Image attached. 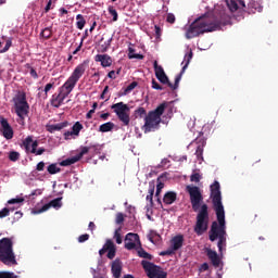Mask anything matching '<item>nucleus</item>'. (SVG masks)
<instances>
[{
  "label": "nucleus",
  "instance_id": "50",
  "mask_svg": "<svg viewBox=\"0 0 278 278\" xmlns=\"http://www.w3.org/2000/svg\"><path fill=\"white\" fill-rule=\"evenodd\" d=\"M10 47H12V40L8 39L4 48L0 50V53H5L7 51H10Z\"/></svg>",
  "mask_w": 278,
  "mask_h": 278
},
{
  "label": "nucleus",
  "instance_id": "35",
  "mask_svg": "<svg viewBox=\"0 0 278 278\" xmlns=\"http://www.w3.org/2000/svg\"><path fill=\"white\" fill-rule=\"evenodd\" d=\"M155 193V186H150L148 190V195L146 198L149 201L150 205H153V194Z\"/></svg>",
  "mask_w": 278,
  "mask_h": 278
},
{
  "label": "nucleus",
  "instance_id": "42",
  "mask_svg": "<svg viewBox=\"0 0 278 278\" xmlns=\"http://www.w3.org/2000/svg\"><path fill=\"white\" fill-rule=\"evenodd\" d=\"M0 278H18L14 271H0Z\"/></svg>",
  "mask_w": 278,
  "mask_h": 278
},
{
  "label": "nucleus",
  "instance_id": "16",
  "mask_svg": "<svg viewBox=\"0 0 278 278\" xmlns=\"http://www.w3.org/2000/svg\"><path fill=\"white\" fill-rule=\"evenodd\" d=\"M64 99H66V96L59 91V93L52 94L50 99V104L52 105V108H60L62 103H64Z\"/></svg>",
  "mask_w": 278,
  "mask_h": 278
},
{
  "label": "nucleus",
  "instance_id": "37",
  "mask_svg": "<svg viewBox=\"0 0 278 278\" xmlns=\"http://www.w3.org/2000/svg\"><path fill=\"white\" fill-rule=\"evenodd\" d=\"M164 189V184L163 182H159L156 185V192H155V198L157 203L162 204V200L160 199V194L162 193V190Z\"/></svg>",
  "mask_w": 278,
  "mask_h": 278
},
{
  "label": "nucleus",
  "instance_id": "38",
  "mask_svg": "<svg viewBox=\"0 0 278 278\" xmlns=\"http://www.w3.org/2000/svg\"><path fill=\"white\" fill-rule=\"evenodd\" d=\"M81 129H84V125L79 122H76L72 127L74 136H79V131H81Z\"/></svg>",
  "mask_w": 278,
  "mask_h": 278
},
{
  "label": "nucleus",
  "instance_id": "14",
  "mask_svg": "<svg viewBox=\"0 0 278 278\" xmlns=\"http://www.w3.org/2000/svg\"><path fill=\"white\" fill-rule=\"evenodd\" d=\"M51 207H62V198H56L45 204L40 210L36 211L35 214H42V212H47Z\"/></svg>",
  "mask_w": 278,
  "mask_h": 278
},
{
  "label": "nucleus",
  "instance_id": "18",
  "mask_svg": "<svg viewBox=\"0 0 278 278\" xmlns=\"http://www.w3.org/2000/svg\"><path fill=\"white\" fill-rule=\"evenodd\" d=\"M264 7L258 1L250 0L248 3V14H255L256 12H262Z\"/></svg>",
  "mask_w": 278,
  "mask_h": 278
},
{
  "label": "nucleus",
  "instance_id": "13",
  "mask_svg": "<svg viewBox=\"0 0 278 278\" xmlns=\"http://www.w3.org/2000/svg\"><path fill=\"white\" fill-rule=\"evenodd\" d=\"M206 256L208 257L211 264L215 267V268H219L220 267V256L218 255V253L212 249H206Z\"/></svg>",
  "mask_w": 278,
  "mask_h": 278
},
{
  "label": "nucleus",
  "instance_id": "64",
  "mask_svg": "<svg viewBox=\"0 0 278 278\" xmlns=\"http://www.w3.org/2000/svg\"><path fill=\"white\" fill-rule=\"evenodd\" d=\"M51 4H52V0H49L46 8H45V12H49V10H51Z\"/></svg>",
  "mask_w": 278,
  "mask_h": 278
},
{
  "label": "nucleus",
  "instance_id": "24",
  "mask_svg": "<svg viewBox=\"0 0 278 278\" xmlns=\"http://www.w3.org/2000/svg\"><path fill=\"white\" fill-rule=\"evenodd\" d=\"M195 141L199 142V146L197 147V150H195V155L198 160H203V147H205L206 144L205 139L200 138V139H195Z\"/></svg>",
  "mask_w": 278,
  "mask_h": 278
},
{
  "label": "nucleus",
  "instance_id": "63",
  "mask_svg": "<svg viewBox=\"0 0 278 278\" xmlns=\"http://www.w3.org/2000/svg\"><path fill=\"white\" fill-rule=\"evenodd\" d=\"M154 29L157 37L162 36V28L160 26L155 25Z\"/></svg>",
  "mask_w": 278,
  "mask_h": 278
},
{
  "label": "nucleus",
  "instance_id": "22",
  "mask_svg": "<svg viewBox=\"0 0 278 278\" xmlns=\"http://www.w3.org/2000/svg\"><path fill=\"white\" fill-rule=\"evenodd\" d=\"M108 254L106 257L109 260H114L116 257V245L114 244V241L112 239H108Z\"/></svg>",
  "mask_w": 278,
  "mask_h": 278
},
{
  "label": "nucleus",
  "instance_id": "56",
  "mask_svg": "<svg viewBox=\"0 0 278 278\" xmlns=\"http://www.w3.org/2000/svg\"><path fill=\"white\" fill-rule=\"evenodd\" d=\"M23 201H25V199L23 198H17V199H11L8 201L9 205H14V203H23Z\"/></svg>",
  "mask_w": 278,
  "mask_h": 278
},
{
  "label": "nucleus",
  "instance_id": "9",
  "mask_svg": "<svg viewBox=\"0 0 278 278\" xmlns=\"http://www.w3.org/2000/svg\"><path fill=\"white\" fill-rule=\"evenodd\" d=\"M111 110H113L118 121H121L125 127L129 126V123H131V117H129V105L124 102H117L111 106Z\"/></svg>",
  "mask_w": 278,
  "mask_h": 278
},
{
  "label": "nucleus",
  "instance_id": "34",
  "mask_svg": "<svg viewBox=\"0 0 278 278\" xmlns=\"http://www.w3.org/2000/svg\"><path fill=\"white\" fill-rule=\"evenodd\" d=\"M134 116L135 118H144V116H147V110L140 106L137 110H135Z\"/></svg>",
  "mask_w": 278,
  "mask_h": 278
},
{
  "label": "nucleus",
  "instance_id": "10",
  "mask_svg": "<svg viewBox=\"0 0 278 278\" xmlns=\"http://www.w3.org/2000/svg\"><path fill=\"white\" fill-rule=\"evenodd\" d=\"M141 266L149 278H166L168 273L164 271L161 266H157L149 261H142Z\"/></svg>",
  "mask_w": 278,
  "mask_h": 278
},
{
  "label": "nucleus",
  "instance_id": "25",
  "mask_svg": "<svg viewBox=\"0 0 278 278\" xmlns=\"http://www.w3.org/2000/svg\"><path fill=\"white\" fill-rule=\"evenodd\" d=\"M148 240H150L152 244H155V242H160V240H162V237L160 236V233H157V231L150 230V232L148 233Z\"/></svg>",
  "mask_w": 278,
  "mask_h": 278
},
{
  "label": "nucleus",
  "instance_id": "40",
  "mask_svg": "<svg viewBox=\"0 0 278 278\" xmlns=\"http://www.w3.org/2000/svg\"><path fill=\"white\" fill-rule=\"evenodd\" d=\"M111 46H112V38H109L106 41H104V43L100 46L101 52L105 53Z\"/></svg>",
  "mask_w": 278,
  "mask_h": 278
},
{
  "label": "nucleus",
  "instance_id": "29",
  "mask_svg": "<svg viewBox=\"0 0 278 278\" xmlns=\"http://www.w3.org/2000/svg\"><path fill=\"white\" fill-rule=\"evenodd\" d=\"M76 27L77 29H84V27H86V18L84 17V15H76Z\"/></svg>",
  "mask_w": 278,
  "mask_h": 278
},
{
  "label": "nucleus",
  "instance_id": "61",
  "mask_svg": "<svg viewBox=\"0 0 278 278\" xmlns=\"http://www.w3.org/2000/svg\"><path fill=\"white\" fill-rule=\"evenodd\" d=\"M47 151V149L45 148H39L36 150V152H34V155H42V153H45Z\"/></svg>",
  "mask_w": 278,
  "mask_h": 278
},
{
  "label": "nucleus",
  "instance_id": "20",
  "mask_svg": "<svg viewBox=\"0 0 278 278\" xmlns=\"http://www.w3.org/2000/svg\"><path fill=\"white\" fill-rule=\"evenodd\" d=\"M111 270L114 278H121V273H123V266L121 265V261L115 260L112 263Z\"/></svg>",
  "mask_w": 278,
  "mask_h": 278
},
{
  "label": "nucleus",
  "instance_id": "3",
  "mask_svg": "<svg viewBox=\"0 0 278 278\" xmlns=\"http://www.w3.org/2000/svg\"><path fill=\"white\" fill-rule=\"evenodd\" d=\"M186 190L189 194L193 212H198L193 231L197 236H203L210 227V207L207 204L203 203V193L201 192V188L188 185Z\"/></svg>",
  "mask_w": 278,
  "mask_h": 278
},
{
  "label": "nucleus",
  "instance_id": "7",
  "mask_svg": "<svg viewBox=\"0 0 278 278\" xmlns=\"http://www.w3.org/2000/svg\"><path fill=\"white\" fill-rule=\"evenodd\" d=\"M84 73H86V63L78 64L72 75L67 78V80L60 87L59 92H62L64 96L68 97L71 92L77 86V81L84 77Z\"/></svg>",
  "mask_w": 278,
  "mask_h": 278
},
{
  "label": "nucleus",
  "instance_id": "49",
  "mask_svg": "<svg viewBox=\"0 0 278 278\" xmlns=\"http://www.w3.org/2000/svg\"><path fill=\"white\" fill-rule=\"evenodd\" d=\"M152 88L153 90H164V87H162L155 78L152 79Z\"/></svg>",
  "mask_w": 278,
  "mask_h": 278
},
{
  "label": "nucleus",
  "instance_id": "43",
  "mask_svg": "<svg viewBox=\"0 0 278 278\" xmlns=\"http://www.w3.org/2000/svg\"><path fill=\"white\" fill-rule=\"evenodd\" d=\"M89 151H92V153H94L96 155L101 153V146L99 143H91L89 146Z\"/></svg>",
  "mask_w": 278,
  "mask_h": 278
},
{
  "label": "nucleus",
  "instance_id": "47",
  "mask_svg": "<svg viewBox=\"0 0 278 278\" xmlns=\"http://www.w3.org/2000/svg\"><path fill=\"white\" fill-rule=\"evenodd\" d=\"M26 68H29V73H30V76L34 78V79H38V72H36V70L34 67H31V65L29 64H26Z\"/></svg>",
  "mask_w": 278,
  "mask_h": 278
},
{
  "label": "nucleus",
  "instance_id": "11",
  "mask_svg": "<svg viewBox=\"0 0 278 278\" xmlns=\"http://www.w3.org/2000/svg\"><path fill=\"white\" fill-rule=\"evenodd\" d=\"M139 247H142L140 236L134 232L127 233L125 237V249H127V251H134V249H136L137 251Z\"/></svg>",
  "mask_w": 278,
  "mask_h": 278
},
{
  "label": "nucleus",
  "instance_id": "1",
  "mask_svg": "<svg viewBox=\"0 0 278 278\" xmlns=\"http://www.w3.org/2000/svg\"><path fill=\"white\" fill-rule=\"evenodd\" d=\"M213 210L216 214L217 222H213L208 231L211 242H217L219 253H223V247L227 244V226L225 223V206L223 205V193L220 192V182L215 180L211 185V195Z\"/></svg>",
  "mask_w": 278,
  "mask_h": 278
},
{
  "label": "nucleus",
  "instance_id": "59",
  "mask_svg": "<svg viewBox=\"0 0 278 278\" xmlns=\"http://www.w3.org/2000/svg\"><path fill=\"white\" fill-rule=\"evenodd\" d=\"M36 170H38V172H42V170H45V162H39L38 164H37V166H36Z\"/></svg>",
  "mask_w": 278,
  "mask_h": 278
},
{
  "label": "nucleus",
  "instance_id": "2",
  "mask_svg": "<svg viewBox=\"0 0 278 278\" xmlns=\"http://www.w3.org/2000/svg\"><path fill=\"white\" fill-rule=\"evenodd\" d=\"M231 23V16L227 14V10H222L219 13L214 14H204L195 18L187 28H186V38L187 40H192L203 34L210 31H216L222 25H229Z\"/></svg>",
  "mask_w": 278,
  "mask_h": 278
},
{
  "label": "nucleus",
  "instance_id": "32",
  "mask_svg": "<svg viewBox=\"0 0 278 278\" xmlns=\"http://www.w3.org/2000/svg\"><path fill=\"white\" fill-rule=\"evenodd\" d=\"M137 253L139 257H142L143 260H153V256L151 254H149L147 251H144V249H142V247H139L137 249Z\"/></svg>",
  "mask_w": 278,
  "mask_h": 278
},
{
  "label": "nucleus",
  "instance_id": "57",
  "mask_svg": "<svg viewBox=\"0 0 278 278\" xmlns=\"http://www.w3.org/2000/svg\"><path fill=\"white\" fill-rule=\"evenodd\" d=\"M105 253H108V240H106L105 244L103 245V248L99 251L100 257H103V255H105Z\"/></svg>",
  "mask_w": 278,
  "mask_h": 278
},
{
  "label": "nucleus",
  "instance_id": "21",
  "mask_svg": "<svg viewBox=\"0 0 278 278\" xmlns=\"http://www.w3.org/2000/svg\"><path fill=\"white\" fill-rule=\"evenodd\" d=\"M177 201V193L175 191H168L164 194L163 203L165 205H173Z\"/></svg>",
  "mask_w": 278,
  "mask_h": 278
},
{
  "label": "nucleus",
  "instance_id": "55",
  "mask_svg": "<svg viewBox=\"0 0 278 278\" xmlns=\"http://www.w3.org/2000/svg\"><path fill=\"white\" fill-rule=\"evenodd\" d=\"M88 240H90V235H88V233H85V235H81L78 237V242H80V243L86 242Z\"/></svg>",
  "mask_w": 278,
  "mask_h": 278
},
{
  "label": "nucleus",
  "instance_id": "62",
  "mask_svg": "<svg viewBox=\"0 0 278 278\" xmlns=\"http://www.w3.org/2000/svg\"><path fill=\"white\" fill-rule=\"evenodd\" d=\"M108 77H109L110 79H116V72H115V71L109 72Z\"/></svg>",
  "mask_w": 278,
  "mask_h": 278
},
{
  "label": "nucleus",
  "instance_id": "6",
  "mask_svg": "<svg viewBox=\"0 0 278 278\" xmlns=\"http://www.w3.org/2000/svg\"><path fill=\"white\" fill-rule=\"evenodd\" d=\"M168 108L167 102L161 103L155 110L150 111L144 117L143 128L146 131H153V129H157L160 127V123H162V115Z\"/></svg>",
  "mask_w": 278,
  "mask_h": 278
},
{
  "label": "nucleus",
  "instance_id": "54",
  "mask_svg": "<svg viewBox=\"0 0 278 278\" xmlns=\"http://www.w3.org/2000/svg\"><path fill=\"white\" fill-rule=\"evenodd\" d=\"M51 88H53V83H49L46 85L43 91H45V99H47L48 94H49V90H51Z\"/></svg>",
  "mask_w": 278,
  "mask_h": 278
},
{
  "label": "nucleus",
  "instance_id": "53",
  "mask_svg": "<svg viewBox=\"0 0 278 278\" xmlns=\"http://www.w3.org/2000/svg\"><path fill=\"white\" fill-rule=\"evenodd\" d=\"M125 222V216L123 215V213H117L116 215V223L117 225H121Z\"/></svg>",
  "mask_w": 278,
  "mask_h": 278
},
{
  "label": "nucleus",
  "instance_id": "58",
  "mask_svg": "<svg viewBox=\"0 0 278 278\" xmlns=\"http://www.w3.org/2000/svg\"><path fill=\"white\" fill-rule=\"evenodd\" d=\"M206 270H210V264L203 263V264L200 266V271H201V273H205Z\"/></svg>",
  "mask_w": 278,
  "mask_h": 278
},
{
  "label": "nucleus",
  "instance_id": "36",
  "mask_svg": "<svg viewBox=\"0 0 278 278\" xmlns=\"http://www.w3.org/2000/svg\"><path fill=\"white\" fill-rule=\"evenodd\" d=\"M128 51H129V54H128L129 60H144V55L134 53V48H129Z\"/></svg>",
  "mask_w": 278,
  "mask_h": 278
},
{
  "label": "nucleus",
  "instance_id": "51",
  "mask_svg": "<svg viewBox=\"0 0 278 278\" xmlns=\"http://www.w3.org/2000/svg\"><path fill=\"white\" fill-rule=\"evenodd\" d=\"M166 21H167V23H169L170 25L175 24V21H176L175 14L168 13L167 16H166Z\"/></svg>",
  "mask_w": 278,
  "mask_h": 278
},
{
  "label": "nucleus",
  "instance_id": "60",
  "mask_svg": "<svg viewBox=\"0 0 278 278\" xmlns=\"http://www.w3.org/2000/svg\"><path fill=\"white\" fill-rule=\"evenodd\" d=\"M71 136H75V132H73V130L64 132V139L65 140H71Z\"/></svg>",
  "mask_w": 278,
  "mask_h": 278
},
{
  "label": "nucleus",
  "instance_id": "8",
  "mask_svg": "<svg viewBox=\"0 0 278 278\" xmlns=\"http://www.w3.org/2000/svg\"><path fill=\"white\" fill-rule=\"evenodd\" d=\"M15 114L22 121H25V116L29 115V103L27 102V94L23 91H18L13 98Z\"/></svg>",
  "mask_w": 278,
  "mask_h": 278
},
{
  "label": "nucleus",
  "instance_id": "26",
  "mask_svg": "<svg viewBox=\"0 0 278 278\" xmlns=\"http://www.w3.org/2000/svg\"><path fill=\"white\" fill-rule=\"evenodd\" d=\"M79 156L76 154L75 156L68 157L61 162V166H72V164H77L79 162Z\"/></svg>",
  "mask_w": 278,
  "mask_h": 278
},
{
  "label": "nucleus",
  "instance_id": "45",
  "mask_svg": "<svg viewBox=\"0 0 278 278\" xmlns=\"http://www.w3.org/2000/svg\"><path fill=\"white\" fill-rule=\"evenodd\" d=\"M190 181H193L194 184H199L201 181V174L194 173L190 176Z\"/></svg>",
  "mask_w": 278,
  "mask_h": 278
},
{
  "label": "nucleus",
  "instance_id": "48",
  "mask_svg": "<svg viewBox=\"0 0 278 278\" xmlns=\"http://www.w3.org/2000/svg\"><path fill=\"white\" fill-rule=\"evenodd\" d=\"M114 238L117 244H123V237L118 230H115Z\"/></svg>",
  "mask_w": 278,
  "mask_h": 278
},
{
  "label": "nucleus",
  "instance_id": "46",
  "mask_svg": "<svg viewBox=\"0 0 278 278\" xmlns=\"http://www.w3.org/2000/svg\"><path fill=\"white\" fill-rule=\"evenodd\" d=\"M176 253V250H174L172 247H169V249L165 250V251H162L160 253V255L162 256H166V255H175Z\"/></svg>",
  "mask_w": 278,
  "mask_h": 278
},
{
  "label": "nucleus",
  "instance_id": "12",
  "mask_svg": "<svg viewBox=\"0 0 278 278\" xmlns=\"http://www.w3.org/2000/svg\"><path fill=\"white\" fill-rule=\"evenodd\" d=\"M0 131L5 140H12L14 138V129L10 126V123L4 118L0 117Z\"/></svg>",
  "mask_w": 278,
  "mask_h": 278
},
{
  "label": "nucleus",
  "instance_id": "23",
  "mask_svg": "<svg viewBox=\"0 0 278 278\" xmlns=\"http://www.w3.org/2000/svg\"><path fill=\"white\" fill-rule=\"evenodd\" d=\"M64 127H68V122L49 125V126H47V130L50 134H54V131H62V129H64Z\"/></svg>",
  "mask_w": 278,
  "mask_h": 278
},
{
  "label": "nucleus",
  "instance_id": "17",
  "mask_svg": "<svg viewBox=\"0 0 278 278\" xmlns=\"http://www.w3.org/2000/svg\"><path fill=\"white\" fill-rule=\"evenodd\" d=\"M96 62H100L103 68H108V66H112V56L110 54H97L94 56Z\"/></svg>",
  "mask_w": 278,
  "mask_h": 278
},
{
  "label": "nucleus",
  "instance_id": "30",
  "mask_svg": "<svg viewBox=\"0 0 278 278\" xmlns=\"http://www.w3.org/2000/svg\"><path fill=\"white\" fill-rule=\"evenodd\" d=\"M226 5L230 12H238V2L236 0H226Z\"/></svg>",
  "mask_w": 278,
  "mask_h": 278
},
{
  "label": "nucleus",
  "instance_id": "31",
  "mask_svg": "<svg viewBox=\"0 0 278 278\" xmlns=\"http://www.w3.org/2000/svg\"><path fill=\"white\" fill-rule=\"evenodd\" d=\"M49 175H58V173H61L62 168L58 166V164L52 163L47 168Z\"/></svg>",
  "mask_w": 278,
  "mask_h": 278
},
{
  "label": "nucleus",
  "instance_id": "44",
  "mask_svg": "<svg viewBox=\"0 0 278 278\" xmlns=\"http://www.w3.org/2000/svg\"><path fill=\"white\" fill-rule=\"evenodd\" d=\"M89 152H90V147H81L80 152L76 155L79 157V160H81V157L87 155V153H89Z\"/></svg>",
  "mask_w": 278,
  "mask_h": 278
},
{
  "label": "nucleus",
  "instance_id": "52",
  "mask_svg": "<svg viewBox=\"0 0 278 278\" xmlns=\"http://www.w3.org/2000/svg\"><path fill=\"white\" fill-rule=\"evenodd\" d=\"M5 216H10V208L4 207L0 211V218H5Z\"/></svg>",
  "mask_w": 278,
  "mask_h": 278
},
{
  "label": "nucleus",
  "instance_id": "39",
  "mask_svg": "<svg viewBox=\"0 0 278 278\" xmlns=\"http://www.w3.org/2000/svg\"><path fill=\"white\" fill-rule=\"evenodd\" d=\"M9 160L11 162H18V160H21V153L16 152V151H11L9 153Z\"/></svg>",
  "mask_w": 278,
  "mask_h": 278
},
{
  "label": "nucleus",
  "instance_id": "19",
  "mask_svg": "<svg viewBox=\"0 0 278 278\" xmlns=\"http://www.w3.org/2000/svg\"><path fill=\"white\" fill-rule=\"evenodd\" d=\"M170 247L174 251H179L184 247V235H177L170 240Z\"/></svg>",
  "mask_w": 278,
  "mask_h": 278
},
{
  "label": "nucleus",
  "instance_id": "5",
  "mask_svg": "<svg viewBox=\"0 0 278 278\" xmlns=\"http://www.w3.org/2000/svg\"><path fill=\"white\" fill-rule=\"evenodd\" d=\"M0 262L5 266H16V255L14 254V242L4 237L0 240Z\"/></svg>",
  "mask_w": 278,
  "mask_h": 278
},
{
  "label": "nucleus",
  "instance_id": "27",
  "mask_svg": "<svg viewBox=\"0 0 278 278\" xmlns=\"http://www.w3.org/2000/svg\"><path fill=\"white\" fill-rule=\"evenodd\" d=\"M112 129H114V123L112 122L104 123L99 127V131L102 134H108V131H112Z\"/></svg>",
  "mask_w": 278,
  "mask_h": 278
},
{
  "label": "nucleus",
  "instance_id": "4",
  "mask_svg": "<svg viewBox=\"0 0 278 278\" xmlns=\"http://www.w3.org/2000/svg\"><path fill=\"white\" fill-rule=\"evenodd\" d=\"M192 50L185 54V59L182 62V64L185 63V65L182 66L181 72L176 76L174 85L168 79L166 72H164V67H162V65H159L157 61H154L153 66L156 79H159L161 84H166L172 90H177L179 88V81H181V77L186 73V68H188L190 62H192Z\"/></svg>",
  "mask_w": 278,
  "mask_h": 278
},
{
  "label": "nucleus",
  "instance_id": "28",
  "mask_svg": "<svg viewBox=\"0 0 278 278\" xmlns=\"http://www.w3.org/2000/svg\"><path fill=\"white\" fill-rule=\"evenodd\" d=\"M138 87V81H132L130 85H128L125 89L124 92H119L118 97H126V94H129L131 90L136 89Z\"/></svg>",
  "mask_w": 278,
  "mask_h": 278
},
{
  "label": "nucleus",
  "instance_id": "15",
  "mask_svg": "<svg viewBox=\"0 0 278 278\" xmlns=\"http://www.w3.org/2000/svg\"><path fill=\"white\" fill-rule=\"evenodd\" d=\"M23 144L26 151H29L30 149V153H36V150L38 149V140L34 141V138L31 136L26 137L23 141Z\"/></svg>",
  "mask_w": 278,
  "mask_h": 278
},
{
  "label": "nucleus",
  "instance_id": "41",
  "mask_svg": "<svg viewBox=\"0 0 278 278\" xmlns=\"http://www.w3.org/2000/svg\"><path fill=\"white\" fill-rule=\"evenodd\" d=\"M108 10L109 14L113 16V22L116 23V21H118V12H116V9H114L112 5H110Z\"/></svg>",
  "mask_w": 278,
  "mask_h": 278
},
{
  "label": "nucleus",
  "instance_id": "33",
  "mask_svg": "<svg viewBox=\"0 0 278 278\" xmlns=\"http://www.w3.org/2000/svg\"><path fill=\"white\" fill-rule=\"evenodd\" d=\"M40 36L41 38H45V40H49V38L53 36V30L51 29V27H46L41 30Z\"/></svg>",
  "mask_w": 278,
  "mask_h": 278
}]
</instances>
